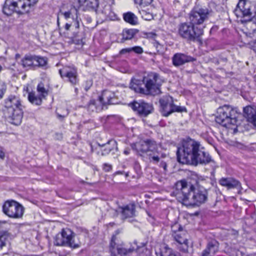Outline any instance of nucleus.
Segmentation results:
<instances>
[{
    "instance_id": "nucleus-19",
    "label": "nucleus",
    "mask_w": 256,
    "mask_h": 256,
    "mask_svg": "<svg viewBox=\"0 0 256 256\" xmlns=\"http://www.w3.org/2000/svg\"><path fill=\"white\" fill-rule=\"evenodd\" d=\"M194 60L192 57L182 53H176L172 58V64L175 66H179Z\"/></svg>"
},
{
    "instance_id": "nucleus-40",
    "label": "nucleus",
    "mask_w": 256,
    "mask_h": 256,
    "mask_svg": "<svg viewBox=\"0 0 256 256\" xmlns=\"http://www.w3.org/2000/svg\"><path fill=\"white\" fill-rule=\"evenodd\" d=\"M130 48L131 51L134 52L136 54H142L144 52L143 48L140 46H135Z\"/></svg>"
},
{
    "instance_id": "nucleus-24",
    "label": "nucleus",
    "mask_w": 256,
    "mask_h": 256,
    "mask_svg": "<svg viewBox=\"0 0 256 256\" xmlns=\"http://www.w3.org/2000/svg\"><path fill=\"white\" fill-rule=\"evenodd\" d=\"M12 113V114H8V110H4L5 116L10 122L14 125H20L22 122L23 117L22 110H21V116H20V118H17L16 112L15 111L13 112Z\"/></svg>"
},
{
    "instance_id": "nucleus-43",
    "label": "nucleus",
    "mask_w": 256,
    "mask_h": 256,
    "mask_svg": "<svg viewBox=\"0 0 256 256\" xmlns=\"http://www.w3.org/2000/svg\"><path fill=\"white\" fill-rule=\"evenodd\" d=\"M230 254V256H243L241 252L236 250H232Z\"/></svg>"
},
{
    "instance_id": "nucleus-13",
    "label": "nucleus",
    "mask_w": 256,
    "mask_h": 256,
    "mask_svg": "<svg viewBox=\"0 0 256 256\" xmlns=\"http://www.w3.org/2000/svg\"><path fill=\"white\" fill-rule=\"evenodd\" d=\"M234 13L240 20L242 22H250L252 12L250 11V4L246 0H240L234 10Z\"/></svg>"
},
{
    "instance_id": "nucleus-41",
    "label": "nucleus",
    "mask_w": 256,
    "mask_h": 256,
    "mask_svg": "<svg viewBox=\"0 0 256 256\" xmlns=\"http://www.w3.org/2000/svg\"><path fill=\"white\" fill-rule=\"evenodd\" d=\"M6 88V84L2 82H0V99L2 98Z\"/></svg>"
},
{
    "instance_id": "nucleus-25",
    "label": "nucleus",
    "mask_w": 256,
    "mask_h": 256,
    "mask_svg": "<svg viewBox=\"0 0 256 256\" xmlns=\"http://www.w3.org/2000/svg\"><path fill=\"white\" fill-rule=\"evenodd\" d=\"M244 116L249 122H251L256 127V110L250 106H246L244 108Z\"/></svg>"
},
{
    "instance_id": "nucleus-36",
    "label": "nucleus",
    "mask_w": 256,
    "mask_h": 256,
    "mask_svg": "<svg viewBox=\"0 0 256 256\" xmlns=\"http://www.w3.org/2000/svg\"><path fill=\"white\" fill-rule=\"evenodd\" d=\"M136 34V32L134 30H124L122 32V39L124 40H131Z\"/></svg>"
},
{
    "instance_id": "nucleus-38",
    "label": "nucleus",
    "mask_w": 256,
    "mask_h": 256,
    "mask_svg": "<svg viewBox=\"0 0 256 256\" xmlns=\"http://www.w3.org/2000/svg\"><path fill=\"white\" fill-rule=\"evenodd\" d=\"M153 0H134L136 4L141 6L142 8H146V6L150 5Z\"/></svg>"
},
{
    "instance_id": "nucleus-9",
    "label": "nucleus",
    "mask_w": 256,
    "mask_h": 256,
    "mask_svg": "<svg viewBox=\"0 0 256 256\" xmlns=\"http://www.w3.org/2000/svg\"><path fill=\"white\" fill-rule=\"evenodd\" d=\"M22 66L28 69H36L45 66L47 64V58L35 54H26L22 60Z\"/></svg>"
},
{
    "instance_id": "nucleus-45",
    "label": "nucleus",
    "mask_w": 256,
    "mask_h": 256,
    "mask_svg": "<svg viewBox=\"0 0 256 256\" xmlns=\"http://www.w3.org/2000/svg\"><path fill=\"white\" fill-rule=\"evenodd\" d=\"M156 34L154 32H148L146 34V36L148 38H154L156 36Z\"/></svg>"
},
{
    "instance_id": "nucleus-10",
    "label": "nucleus",
    "mask_w": 256,
    "mask_h": 256,
    "mask_svg": "<svg viewBox=\"0 0 256 256\" xmlns=\"http://www.w3.org/2000/svg\"><path fill=\"white\" fill-rule=\"evenodd\" d=\"M3 212L11 218H20L24 214L23 206L16 201L8 200L3 205Z\"/></svg>"
},
{
    "instance_id": "nucleus-29",
    "label": "nucleus",
    "mask_w": 256,
    "mask_h": 256,
    "mask_svg": "<svg viewBox=\"0 0 256 256\" xmlns=\"http://www.w3.org/2000/svg\"><path fill=\"white\" fill-rule=\"evenodd\" d=\"M80 4H84L88 10L96 11L98 5V0H79Z\"/></svg>"
},
{
    "instance_id": "nucleus-21",
    "label": "nucleus",
    "mask_w": 256,
    "mask_h": 256,
    "mask_svg": "<svg viewBox=\"0 0 256 256\" xmlns=\"http://www.w3.org/2000/svg\"><path fill=\"white\" fill-rule=\"evenodd\" d=\"M119 210L123 218H132L135 216L136 205L134 203H130L124 206L119 208Z\"/></svg>"
},
{
    "instance_id": "nucleus-50",
    "label": "nucleus",
    "mask_w": 256,
    "mask_h": 256,
    "mask_svg": "<svg viewBox=\"0 0 256 256\" xmlns=\"http://www.w3.org/2000/svg\"><path fill=\"white\" fill-rule=\"evenodd\" d=\"M76 32H74V35L69 37L72 42L74 41V38L76 36Z\"/></svg>"
},
{
    "instance_id": "nucleus-14",
    "label": "nucleus",
    "mask_w": 256,
    "mask_h": 256,
    "mask_svg": "<svg viewBox=\"0 0 256 256\" xmlns=\"http://www.w3.org/2000/svg\"><path fill=\"white\" fill-rule=\"evenodd\" d=\"M21 110H22V105L19 97L11 95L6 100L4 110H8L10 114H12V112L15 111L16 112L17 118H20L21 116Z\"/></svg>"
},
{
    "instance_id": "nucleus-7",
    "label": "nucleus",
    "mask_w": 256,
    "mask_h": 256,
    "mask_svg": "<svg viewBox=\"0 0 256 256\" xmlns=\"http://www.w3.org/2000/svg\"><path fill=\"white\" fill-rule=\"evenodd\" d=\"M75 234L69 228H63L60 233L58 234L54 239V244L57 246H68L72 248L80 246L78 242L74 239Z\"/></svg>"
},
{
    "instance_id": "nucleus-51",
    "label": "nucleus",
    "mask_w": 256,
    "mask_h": 256,
    "mask_svg": "<svg viewBox=\"0 0 256 256\" xmlns=\"http://www.w3.org/2000/svg\"><path fill=\"white\" fill-rule=\"evenodd\" d=\"M252 48L254 50H256V42H254V46H252Z\"/></svg>"
},
{
    "instance_id": "nucleus-35",
    "label": "nucleus",
    "mask_w": 256,
    "mask_h": 256,
    "mask_svg": "<svg viewBox=\"0 0 256 256\" xmlns=\"http://www.w3.org/2000/svg\"><path fill=\"white\" fill-rule=\"evenodd\" d=\"M154 152H153L154 154H149V160L150 162L157 164L160 161L162 158L164 157V155L162 153H159L158 152H157V154H156Z\"/></svg>"
},
{
    "instance_id": "nucleus-20",
    "label": "nucleus",
    "mask_w": 256,
    "mask_h": 256,
    "mask_svg": "<svg viewBox=\"0 0 256 256\" xmlns=\"http://www.w3.org/2000/svg\"><path fill=\"white\" fill-rule=\"evenodd\" d=\"M99 146L100 149L97 154L102 156H106L111 152L118 149L116 142L114 140H110L106 144L102 145L99 144Z\"/></svg>"
},
{
    "instance_id": "nucleus-53",
    "label": "nucleus",
    "mask_w": 256,
    "mask_h": 256,
    "mask_svg": "<svg viewBox=\"0 0 256 256\" xmlns=\"http://www.w3.org/2000/svg\"><path fill=\"white\" fill-rule=\"evenodd\" d=\"M142 251H143L144 250H145V249H146V248H144V245H143V246H142Z\"/></svg>"
},
{
    "instance_id": "nucleus-39",
    "label": "nucleus",
    "mask_w": 256,
    "mask_h": 256,
    "mask_svg": "<svg viewBox=\"0 0 256 256\" xmlns=\"http://www.w3.org/2000/svg\"><path fill=\"white\" fill-rule=\"evenodd\" d=\"M74 27L75 30H76L79 28V24L78 22H74V25L66 23L64 26V28L68 32L70 30L71 28H72V29H73Z\"/></svg>"
},
{
    "instance_id": "nucleus-37",
    "label": "nucleus",
    "mask_w": 256,
    "mask_h": 256,
    "mask_svg": "<svg viewBox=\"0 0 256 256\" xmlns=\"http://www.w3.org/2000/svg\"><path fill=\"white\" fill-rule=\"evenodd\" d=\"M38 94H40L43 98H45L48 95V90H46L44 87V84L42 83H40L37 86Z\"/></svg>"
},
{
    "instance_id": "nucleus-15",
    "label": "nucleus",
    "mask_w": 256,
    "mask_h": 256,
    "mask_svg": "<svg viewBox=\"0 0 256 256\" xmlns=\"http://www.w3.org/2000/svg\"><path fill=\"white\" fill-rule=\"evenodd\" d=\"M59 73L62 78H66L72 85L76 84L78 82L77 69L73 66H64L59 70Z\"/></svg>"
},
{
    "instance_id": "nucleus-3",
    "label": "nucleus",
    "mask_w": 256,
    "mask_h": 256,
    "mask_svg": "<svg viewBox=\"0 0 256 256\" xmlns=\"http://www.w3.org/2000/svg\"><path fill=\"white\" fill-rule=\"evenodd\" d=\"M162 80L160 75L150 72L143 77L142 80L132 79L130 88L136 92L146 95H156L160 93Z\"/></svg>"
},
{
    "instance_id": "nucleus-55",
    "label": "nucleus",
    "mask_w": 256,
    "mask_h": 256,
    "mask_svg": "<svg viewBox=\"0 0 256 256\" xmlns=\"http://www.w3.org/2000/svg\"><path fill=\"white\" fill-rule=\"evenodd\" d=\"M2 70V66L0 65V72Z\"/></svg>"
},
{
    "instance_id": "nucleus-47",
    "label": "nucleus",
    "mask_w": 256,
    "mask_h": 256,
    "mask_svg": "<svg viewBox=\"0 0 256 256\" xmlns=\"http://www.w3.org/2000/svg\"><path fill=\"white\" fill-rule=\"evenodd\" d=\"M68 114V112L67 110L65 114L62 115L61 114H60L58 112H57L58 117L60 118H64L66 116H67Z\"/></svg>"
},
{
    "instance_id": "nucleus-12",
    "label": "nucleus",
    "mask_w": 256,
    "mask_h": 256,
    "mask_svg": "<svg viewBox=\"0 0 256 256\" xmlns=\"http://www.w3.org/2000/svg\"><path fill=\"white\" fill-rule=\"evenodd\" d=\"M209 11L207 8L194 7L190 12V22L196 27L202 24L209 17Z\"/></svg>"
},
{
    "instance_id": "nucleus-31",
    "label": "nucleus",
    "mask_w": 256,
    "mask_h": 256,
    "mask_svg": "<svg viewBox=\"0 0 256 256\" xmlns=\"http://www.w3.org/2000/svg\"><path fill=\"white\" fill-rule=\"evenodd\" d=\"M14 236L6 231L1 232L0 234V249L5 246L6 241L12 240Z\"/></svg>"
},
{
    "instance_id": "nucleus-56",
    "label": "nucleus",
    "mask_w": 256,
    "mask_h": 256,
    "mask_svg": "<svg viewBox=\"0 0 256 256\" xmlns=\"http://www.w3.org/2000/svg\"><path fill=\"white\" fill-rule=\"evenodd\" d=\"M0 223L4 224V223H6V222H5V221L2 222H0Z\"/></svg>"
},
{
    "instance_id": "nucleus-42",
    "label": "nucleus",
    "mask_w": 256,
    "mask_h": 256,
    "mask_svg": "<svg viewBox=\"0 0 256 256\" xmlns=\"http://www.w3.org/2000/svg\"><path fill=\"white\" fill-rule=\"evenodd\" d=\"M131 52H132V51H131L130 48H124L121 50L120 51L118 54L120 56L124 55V54H129Z\"/></svg>"
},
{
    "instance_id": "nucleus-5",
    "label": "nucleus",
    "mask_w": 256,
    "mask_h": 256,
    "mask_svg": "<svg viewBox=\"0 0 256 256\" xmlns=\"http://www.w3.org/2000/svg\"><path fill=\"white\" fill-rule=\"evenodd\" d=\"M38 0H6L3 7L4 13L8 16L16 12L19 14L29 12Z\"/></svg>"
},
{
    "instance_id": "nucleus-17",
    "label": "nucleus",
    "mask_w": 256,
    "mask_h": 256,
    "mask_svg": "<svg viewBox=\"0 0 256 256\" xmlns=\"http://www.w3.org/2000/svg\"><path fill=\"white\" fill-rule=\"evenodd\" d=\"M116 235H114L112 236L110 246V251L112 254L115 256L117 253L120 255H126L134 250H136L138 251V252H140V248L139 246H137V244L136 243H134V244L136 246V248H135L134 246H132V248L126 249L123 248H121L120 246L117 244L116 242Z\"/></svg>"
},
{
    "instance_id": "nucleus-1",
    "label": "nucleus",
    "mask_w": 256,
    "mask_h": 256,
    "mask_svg": "<svg viewBox=\"0 0 256 256\" xmlns=\"http://www.w3.org/2000/svg\"><path fill=\"white\" fill-rule=\"evenodd\" d=\"M198 182V187L184 180L176 182L173 193L178 200L186 206H194L204 203L208 200V192Z\"/></svg>"
},
{
    "instance_id": "nucleus-46",
    "label": "nucleus",
    "mask_w": 256,
    "mask_h": 256,
    "mask_svg": "<svg viewBox=\"0 0 256 256\" xmlns=\"http://www.w3.org/2000/svg\"><path fill=\"white\" fill-rule=\"evenodd\" d=\"M62 14L64 16L66 19H68L70 18V16L71 15V13L70 12H62Z\"/></svg>"
},
{
    "instance_id": "nucleus-57",
    "label": "nucleus",
    "mask_w": 256,
    "mask_h": 256,
    "mask_svg": "<svg viewBox=\"0 0 256 256\" xmlns=\"http://www.w3.org/2000/svg\"><path fill=\"white\" fill-rule=\"evenodd\" d=\"M118 234V232H116V234Z\"/></svg>"
},
{
    "instance_id": "nucleus-4",
    "label": "nucleus",
    "mask_w": 256,
    "mask_h": 256,
    "mask_svg": "<svg viewBox=\"0 0 256 256\" xmlns=\"http://www.w3.org/2000/svg\"><path fill=\"white\" fill-rule=\"evenodd\" d=\"M240 114L230 105L224 104L217 110L216 121L217 123L235 134L237 132L238 118Z\"/></svg>"
},
{
    "instance_id": "nucleus-54",
    "label": "nucleus",
    "mask_w": 256,
    "mask_h": 256,
    "mask_svg": "<svg viewBox=\"0 0 256 256\" xmlns=\"http://www.w3.org/2000/svg\"><path fill=\"white\" fill-rule=\"evenodd\" d=\"M58 24L59 25V18H58Z\"/></svg>"
},
{
    "instance_id": "nucleus-23",
    "label": "nucleus",
    "mask_w": 256,
    "mask_h": 256,
    "mask_svg": "<svg viewBox=\"0 0 256 256\" xmlns=\"http://www.w3.org/2000/svg\"><path fill=\"white\" fill-rule=\"evenodd\" d=\"M220 185L226 187L228 189L240 187V182L232 178H222L219 180Z\"/></svg>"
},
{
    "instance_id": "nucleus-52",
    "label": "nucleus",
    "mask_w": 256,
    "mask_h": 256,
    "mask_svg": "<svg viewBox=\"0 0 256 256\" xmlns=\"http://www.w3.org/2000/svg\"><path fill=\"white\" fill-rule=\"evenodd\" d=\"M124 154H130V150H124Z\"/></svg>"
},
{
    "instance_id": "nucleus-58",
    "label": "nucleus",
    "mask_w": 256,
    "mask_h": 256,
    "mask_svg": "<svg viewBox=\"0 0 256 256\" xmlns=\"http://www.w3.org/2000/svg\"><path fill=\"white\" fill-rule=\"evenodd\" d=\"M88 88H86V90H88Z\"/></svg>"
},
{
    "instance_id": "nucleus-22",
    "label": "nucleus",
    "mask_w": 256,
    "mask_h": 256,
    "mask_svg": "<svg viewBox=\"0 0 256 256\" xmlns=\"http://www.w3.org/2000/svg\"><path fill=\"white\" fill-rule=\"evenodd\" d=\"M114 94L110 90H104L101 96L99 97L104 106L106 104H114Z\"/></svg>"
},
{
    "instance_id": "nucleus-6",
    "label": "nucleus",
    "mask_w": 256,
    "mask_h": 256,
    "mask_svg": "<svg viewBox=\"0 0 256 256\" xmlns=\"http://www.w3.org/2000/svg\"><path fill=\"white\" fill-rule=\"evenodd\" d=\"M178 32L180 37L190 41H194L203 34V30L196 27L190 22L180 24L178 26Z\"/></svg>"
},
{
    "instance_id": "nucleus-44",
    "label": "nucleus",
    "mask_w": 256,
    "mask_h": 256,
    "mask_svg": "<svg viewBox=\"0 0 256 256\" xmlns=\"http://www.w3.org/2000/svg\"><path fill=\"white\" fill-rule=\"evenodd\" d=\"M103 169L106 172H110L112 169V166L108 164H104L103 166Z\"/></svg>"
},
{
    "instance_id": "nucleus-30",
    "label": "nucleus",
    "mask_w": 256,
    "mask_h": 256,
    "mask_svg": "<svg viewBox=\"0 0 256 256\" xmlns=\"http://www.w3.org/2000/svg\"><path fill=\"white\" fill-rule=\"evenodd\" d=\"M124 20L132 25H136L138 24L137 16L132 12H127L123 14Z\"/></svg>"
},
{
    "instance_id": "nucleus-49",
    "label": "nucleus",
    "mask_w": 256,
    "mask_h": 256,
    "mask_svg": "<svg viewBox=\"0 0 256 256\" xmlns=\"http://www.w3.org/2000/svg\"><path fill=\"white\" fill-rule=\"evenodd\" d=\"M4 158V152L2 149L0 148V158L3 159Z\"/></svg>"
},
{
    "instance_id": "nucleus-2",
    "label": "nucleus",
    "mask_w": 256,
    "mask_h": 256,
    "mask_svg": "<svg viewBox=\"0 0 256 256\" xmlns=\"http://www.w3.org/2000/svg\"><path fill=\"white\" fill-rule=\"evenodd\" d=\"M200 144L191 138L183 140L181 146L177 150L178 160L182 164L196 166L207 164L211 160L209 154L200 148Z\"/></svg>"
},
{
    "instance_id": "nucleus-48",
    "label": "nucleus",
    "mask_w": 256,
    "mask_h": 256,
    "mask_svg": "<svg viewBox=\"0 0 256 256\" xmlns=\"http://www.w3.org/2000/svg\"><path fill=\"white\" fill-rule=\"evenodd\" d=\"M160 166L164 168V171L166 170L167 164L165 162H162V161L161 162L160 164Z\"/></svg>"
},
{
    "instance_id": "nucleus-33",
    "label": "nucleus",
    "mask_w": 256,
    "mask_h": 256,
    "mask_svg": "<svg viewBox=\"0 0 256 256\" xmlns=\"http://www.w3.org/2000/svg\"><path fill=\"white\" fill-rule=\"evenodd\" d=\"M98 14H102L104 16V18H109L112 16V12L111 11V8L109 4L104 5V7L102 8H100L97 11Z\"/></svg>"
},
{
    "instance_id": "nucleus-11",
    "label": "nucleus",
    "mask_w": 256,
    "mask_h": 256,
    "mask_svg": "<svg viewBox=\"0 0 256 256\" xmlns=\"http://www.w3.org/2000/svg\"><path fill=\"white\" fill-rule=\"evenodd\" d=\"M173 102V98L170 96H164L160 100L163 116H168L174 112H186L184 107L175 106Z\"/></svg>"
},
{
    "instance_id": "nucleus-28",
    "label": "nucleus",
    "mask_w": 256,
    "mask_h": 256,
    "mask_svg": "<svg viewBox=\"0 0 256 256\" xmlns=\"http://www.w3.org/2000/svg\"><path fill=\"white\" fill-rule=\"evenodd\" d=\"M43 98L42 96L38 94H36L35 92H30L28 96V100L33 104L40 106L42 104Z\"/></svg>"
},
{
    "instance_id": "nucleus-34",
    "label": "nucleus",
    "mask_w": 256,
    "mask_h": 256,
    "mask_svg": "<svg viewBox=\"0 0 256 256\" xmlns=\"http://www.w3.org/2000/svg\"><path fill=\"white\" fill-rule=\"evenodd\" d=\"M172 250L167 246L162 247L158 252H156L157 256H171Z\"/></svg>"
},
{
    "instance_id": "nucleus-16",
    "label": "nucleus",
    "mask_w": 256,
    "mask_h": 256,
    "mask_svg": "<svg viewBox=\"0 0 256 256\" xmlns=\"http://www.w3.org/2000/svg\"><path fill=\"white\" fill-rule=\"evenodd\" d=\"M132 148L138 152L146 153L148 152H156L157 144L155 141L148 139L132 144Z\"/></svg>"
},
{
    "instance_id": "nucleus-27",
    "label": "nucleus",
    "mask_w": 256,
    "mask_h": 256,
    "mask_svg": "<svg viewBox=\"0 0 256 256\" xmlns=\"http://www.w3.org/2000/svg\"><path fill=\"white\" fill-rule=\"evenodd\" d=\"M218 250V245L216 242H209L206 248L202 252V256H213Z\"/></svg>"
},
{
    "instance_id": "nucleus-32",
    "label": "nucleus",
    "mask_w": 256,
    "mask_h": 256,
    "mask_svg": "<svg viewBox=\"0 0 256 256\" xmlns=\"http://www.w3.org/2000/svg\"><path fill=\"white\" fill-rule=\"evenodd\" d=\"M139 12L143 19L146 20H150L154 18L152 13L150 11V8H141Z\"/></svg>"
},
{
    "instance_id": "nucleus-8",
    "label": "nucleus",
    "mask_w": 256,
    "mask_h": 256,
    "mask_svg": "<svg viewBox=\"0 0 256 256\" xmlns=\"http://www.w3.org/2000/svg\"><path fill=\"white\" fill-rule=\"evenodd\" d=\"M172 236L177 242V247L180 250L188 252L190 246V242L188 238L186 232L180 229L179 225L176 224L172 226Z\"/></svg>"
},
{
    "instance_id": "nucleus-18",
    "label": "nucleus",
    "mask_w": 256,
    "mask_h": 256,
    "mask_svg": "<svg viewBox=\"0 0 256 256\" xmlns=\"http://www.w3.org/2000/svg\"><path fill=\"white\" fill-rule=\"evenodd\" d=\"M132 110L139 115L146 116L152 110V104L145 102L142 100L135 101L130 104Z\"/></svg>"
},
{
    "instance_id": "nucleus-26",
    "label": "nucleus",
    "mask_w": 256,
    "mask_h": 256,
    "mask_svg": "<svg viewBox=\"0 0 256 256\" xmlns=\"http://www.w3.org/2000/svg\"><path fill=\"white\" fill-rule=\"evenodd\" d=\"M103 104L100 99L92 100L87 106L88 110L91 112H99L104 108Z\"/></svg>"
}]
</instances>
